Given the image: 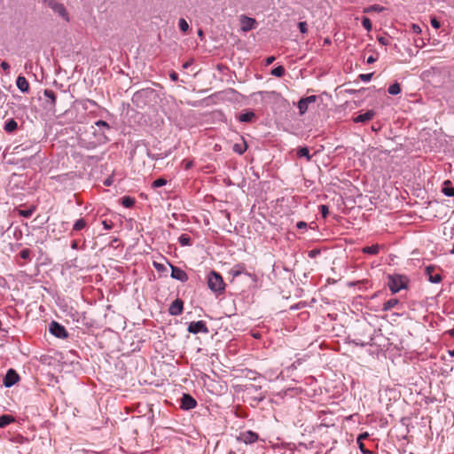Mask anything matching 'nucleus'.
Wrapping results in <instances>:
<instances>
[{
    "mask_svg": "<svg viewBox=\"0 0 454 454\" xmlns=\"http://www.w3.org/2000/svg\"><path fill=\"white\" fill-rule=\"evenodd\" d=\"M207 286L215 293H222L225 289V284L222 276L214 270L207 277Z\"/></svg>",
    "mask_w": 454,
    "mask_h": 454,
    "instance_id": "obj_1",
    "label": "nucleus"
},
{
    "mask_svg": "<svg viewBox=\"0 0 454 454\" xmlns=\"http://www.w3.org/2000/svg\"><path fill=\"white\" fill-rule=\"evenodd\" d=\"M387 286L392 294H396L402 289L406 288V280L400 275L388 276Z\"/></svg>",
    "mask_w": 454,
    "mask_h": 454,
    "instance_id": "obj_2",
    "label": "nucleus"
},
{
    "mask_svg": "<svg viewBox=\"0 0 454 454\" xmlns=\"http://www.w3.org/2000/svg\"><path fill=\"white\" fill-rule=\"evenodd\" d=\"M50 333L57 338L66 339L68 336L66 328L56 321H52L49 325Z\"/></svg>",
    "mask_w": 454,
    "mask_h": 454,
    "instance_id": "obj_3",
    "label": "nucleus"
},
{
    "mask_svg": "<svg viewBox=\"0 0 454 454\" xmlns=\"http://www.w3.org/2000/svg\"><path fill=\"white\" fill-rule=\"evenodd\" d=\"M258 438H259V436L255 432H254L252 430H247V431L241 432L237 436L236 439L239 442H243L245 444H252V443H254L255 442H257Z\"/></svg>",
    "mask_w": 454,
    "mask_h": 454,
    "instance_id": "obj_4",
    "label": "nucleus"
},
{
    "mask_svg": "<svg viewBox=\"0 0 454 454\" xmlns=\"http://www.w3.org/2000/svg\"><path fill=\"white\" fill-rule=\"evenodd\" d=\"M317 98L315 95L301 98L298 102V109L300 115H303L308 111L309 106L312 103H315Z\"/></svg>",
    "mask_w": 454,
    "mask_h": 454,
    "instance_id": "obj_5",
    "label": "nucleus"
},
{
    "mask_svg": "<svg viewBox=\"0 0 454 454\" xmlns=\"http://www.w3.org/2000/svg\"><path fill=\"white\" fill-rule=\"evenodd\" d=\"M188 332L193 334H197L199 333H207L208 329L206 322L200 320L196 322H191L188 325Z\"/></svg>",
    "mask_w": 454,
    "mask_h": 454,
    "instance_id": "obj_6",
    "label": "nucleus"
},
{
    "mask_svg": "<svg viewBox=\"0 0 454 454\" xmlns=\"http://www.w3.org/2000/svg\"><path fill=\"white\" fill-rule=\"evenodd\" d=\"M20 380L19 374L13 369H9L4 378L3 384L5 387H11Z\"/></svg>",
    "mask_w": 454,
    "mask_h": 454,
    "instance_id": "obj_7",
    "label": "nucleus"
},
{
    "mask_svg": "<svg viewBox=\"0 0 454 454\" xmlns=\"http://www.w3.org/2000/svg\"><path fill=\"white\" fill-rule=\"evenodd\" d=\"M50 7L54 11V12L62 17L66 21H69L68 13L63 4L52 1L50 3Z\"/></svg>",
    "mask_w": 454,
    "mask_h": 454,
    "instance_id": "obj_8",
    "label": "nucleus"
},
{
    "mask_svg": "<svg viewBox=\"0 0 454 454\" xmlns=\"http://www.w3.org/2000/svg\"><path fill=\"white\" fill-rule=\"evenodd\" d=\"M256 21L254 19L242 15L240 17V29L243 32H248L255 27Z\"/></svg>",
    "mask_w": 454,
    "mask_h": 454,
    "instance_id": "obj_9",
    "label": "nucleus"
},
{
    "mask_svg": "<svg viewBox=\"0 0 454 454\" xmlns=\"http://www.w3.org/2000/svg\"><path fill=\"white\" fill-rule=\"evenodd\" d=\"M197 405V401L189 394H184L181 398V408L185 411L192 410Z\"/></svg>",
    "mask_w": 454,
    "mask_h": 454,
    "instance_id": "obj_10",
    "label": "nucleus"
},
{
    "mask_svg": "<svg viewBox=\"0 0 454 454\" xmlns=\"http://www.w3.org/2000/svg\"><path fill=\"white\" fill-rule=\"evenodd\" d=\"M171 268V278L181 282H186L188 280L187 273L179 267L170 264Z\"/></svg>",
    "mask_w": 454,
    "mask_h": 454,
    "instance_id": "obj_11",
    "label": "nucleus"
},
{
    "mask_svg": "<svg viewBox=\"0 0 454 454\" xmlns=\"http://www.w3.org/2000/svg\"><path fill=\"white\" fill-rule=\"evenodd\" d=\"M184 309V302L180 299H176L168 308V313L171 316H178L181 315Z\"/></svg>",
    "mask_w": 454,
    "mask_h": 454,
    "instance_id": "obj_12",
    "label": "nucleus"
},
{
    "mask_svg": "<svg viewBox=\"0 0 454 454\" xmlns=\"http://www.w3.org/2000/svg\"><path fill=\"white\" fill-rule=\"evenodd\" d=\"M95 125L98 126L100 129H103L102 132L99 134V138H98V141L100 143H105L106 142L108 139L106 137V135L105 133V130H110V125L105 121H97L95 122Z\"/></svg>",
    "mask_w": 454,
    "mask_h": 454,
    "instance_id": "obj_13",
    "label": "nucleus"
},
{
    "mask_svg": "<svg viewBox=\"0 0 454 454\" xmlns=\"http://www.w3.org/2000/svg\"><path fill=\"white\" fill-rule=\"evenodd\" d=\"M434 267L433 266H427L426 268V275L428 277V280L431 283H439L442 281V276L440 273L433 274Z\"/></svg>",
    "mask_w": 454,
    "mask_h": 454,
    "instance_id": "obj_14",
    "label": "nucleus"
},
{
    "mask_svg": "<svg viewBox=\"0 0 454 454\" xmlns=\"http://www.w3.org/2000/svg\"><path fill=\"white\" fill-rule=\"evenodd\" d=\"M374 115L375 112L373 110H368L367 112L360 114L356 117H355L354 122H366L372 120L374 117Z\"/></svg>",
    "mask_w": 454,
    "mask_h": 454,
    "instance_id": "obj_15",
    "label": "nucleus"
},
{
    "mask_svg": "<svg viewBox=\"0 0 454 454\" xmlns=\"http://www.w3.org/2000/svg\"><path fill=\"white\" fill-rule=\"evenodd\" d=\"M16 85L18 89L23 93L29 90V83L27 80L22 75L17 77Z\"/></svg>",
    "mask_w": 454,
    "mask_h": 454,
    "instance_id": "obj_16",
    "label": "nucleus"
},
{
    "mask_svg": "<svg viewBox=\"0 0 454 454\" xmlns=\"http://www.w3.org/2000/svg\"><path fill=\"white\" fill-rule=\"evenodd\" d=\"M368 436L369 434L366 432L359 434L356 439V442L363 454H375L373 451L367 450L365 446H364V443L362 442V440L366 439Z\"/></svg>",
    "mask_w": 454,
    "mask_h": 454,
    "instance_id": "obj_17",
    "label": "nucleus"
},
{
    "mask_svg": "<svg viewBox=\"0 0 454 454\" xmlns=\"http://www.w3.org/2000/svg\"><path fill=\"white\" fill-rule=\"evenodd\" d=\"M255 118V114L253 111H247L239 115L238 120L240 122H250Z\"/></svg>",
    "mask_w": 454,
    "mask_h": 454,
    "instance_id": "obj_18",
    "label": "nucleus"
},
{
    "mask_svg": "<svg viewBox=\"0 0 454 454\" xmlns=\"http://www.w3.org/2000/svg\"><path fill=\"white\" fill-rule=\"evenodd\" d=\"M450 184L451 182L450 180H446L443 183L442 192L447 197H454V187H452Z\"/></svg>",
    "mask_w": 454,
    "mask_h": 454,
    "instance_id": "obj_19",
    "label": "nucleus"
},
{
    "mask_svg": "<svg viewBox=\"0 0 454 454\" xmlns=\"http://www.w3.org/2000/svg\"><path fill=\"white\" fill-rule=\"evenodd\" d=\"M398 304H399L398 299H396V298L390 299V300L387 301L386 302H384L382 310L388 311V310L392 309L393 308H395Z\"/></svg>",
    "mask_w": 454,
    "mask_h": 454,
    "instance_id": "obj_20",
    "label": "nucleus"
},
{
    "mask_svg": "<svg viewBox=\"0 0 454 454\" xmlns=\"http://www.w3.org/2000/svg\"><path fill=\"white\" fill-rule=\"evenodd\" d=\"M362 251L364 254L375 255L378 254L380 252V246L376 244L372 246L364 247H363Z\"/></svg>",
    "mask_w": 454,
    "mask_h": 454,
    "instance_id": "obj_21",
    "label": "nucleus"
},
{
    "mask_svg": "<svg viewBox=\"0 0 454 454\" xmlns=\"http://www.w3.org/2000/svg\"><path fill=\"white\" fill-rule=\"evenodd\" d=\"M17 127H18L17 121L13 119H11L5 122L4 129L7 133H12L17 129Z\"/></svg>",
    "mask_w": 454,
    "mask_h": 454,
    "instance_id": "obj_22",
    "label": "nucleus"
},
{
    "mask_svg": "<svg viewBox=\"0 0 454 454\" xmlns=\"http://www.w3.org/2000/svg\"><path fill=\"white\" fill-rule=\"evenodd\" d=\"M14 418L11 415H1L0 416V428L5 427L9 424L14 421Z\"/></svg>",
    "mask_w": 454,
    "mask_h": 454,
    "instance_id": "obj_23",
    "label": "nucleus"
},
{
    "mask_svg": "<svg viewBox=\"0 0 454 454\" xmlns=\"http://www.w3.org/2000/svg\"><path fill=\"white\" fill-rule=\"evenodd\" d=\"M245 272V266L242 264H236L231 270V274L233 277H238Z\"/></svg>",
    "mask_w": 454,
    "mask_h": 454,
    "instance_id": "obj_24",
    "label": "nucleus"
},
{
    "mask_svg": "<svg viewBox=\"0 0 454 454\" xmlns=\"http://www.w3.org/2000/svg\"><path fill=\"white\" fill-rule=\"evenodd\" d=\"M87 226V223L83 218H80L75 221L73 226V231H79Z\"/></svg>",
    "mask_w": 454,
    "mask_h": 454,
    "instance_id": "obj_25",
    "label": "nucleus"
},
{
    "mask_svg": "<svg viewBox=\"0 0 454 454\" xmlns=\"http://www.w3.org/2000/svg\"><path fill=\"white\" fill-rule=\"evenodd\" d=\"M297 156L300 158L304 157L307 159V160H310L311 159V155L309 154L308 147H301L300 149H298Z\"/></svg>",
    "mask_w": 454,
    "mask_h": 454,
    "instance_id": "obj_26",
    "label": "nucleus"
},
{
    "mask_svg": "<svg viewBox=\"0 0 454 454\" xmlns=\"http://www.w3.org/2000/svg\"><path fill=\"white\" fill-rule=\"evenodd\" d=\"M135 204V199L129 196H124L121 198V205L124 207L129 208Z\"/></svg>",
    "mask_w": 454,
    "mask_h": 454,
    "instance_id": "obj_27",
    "label": "nucleus"
},
{
    "mask_svg": "<svg viewBox=\"0 0 454 454\" xmlns=\"http://www.w3.org/2000/svg\"><path fill=\"white\" fill-rule=\"evenodd\" d=\"M178 242L182 247L191 246L192 245V239L189 235L187 234H182L178 238Z\"/></svg>",
    "mask_w": 454,
    "mask_h": 454,
    "instance_id": "obj_28",
    "label": "nucleus"
},
{
    "mask_svg": "<svg viewBox=\"0 0 454 454\" xmlns=\"http://www.w3.org/2000/svg\"><path fill=\"white\" fill-rule=\"evenodd\" d=\"M385 10V8L381 5H379V4H372V5H370L366 8H364V12H381Z\"/></svg>",
    "mask_w": 454,
    "mask_h": 454,
    "instance_id": "obj_29",
    "label": "nucleus"
},
{
    "mask_svg": "<svg viewBox=\"0 0 454 454\" xmlns=\"http://www.w3.org/2000/svg\"><path fill=\"white\" fill-rule=\"evenodd\" d=\"M387 92L390 94V95H398L399 93H401V87H400V84L398 82H395L393 83L392 85H390L387 89Z\"/></svg>",
    "mask_w": 454,
    "mask_h": 454,
    "instance_id": "obj_30",
    "label": "nucleus"
},
{
    "mask_svg": "<svg viewBox=\"0 0 454 454\" xmlns=\"http://www.w3.org/2000/svg\"><path fill=\"white\" fill-rule=\"evenodd\" d=\"M43 95L45 98H49L51 100V105H55L56 103V95L55 92L51 90L46 89L43 91Z\"/></svg>",
    "mask_w": 454,
    "mask_h": 454,
    "instance_id": "obj_31",
    "label": "nucleus"
},
{
    "mask_svg": "<svg viewBox=\"0 0 454 454\" xmlns=\"http://www.w3.org/2000/svg\"><path fill=\"white\" fill-rule=\"evenodd\" d=\"M247 147V146L246 143H244L242 145L241 144H235L233 145V151L235 153H237L238 154L241 155V154H243L246 152Z\"/></svg>",
    "mask_w": 454,
    "mask_h": 454,
    "instance_id": "obj_32",
    "label": "nucleus"
},
{
    "mask_svg": "<svg viewBox=\"0 0 454 454\" xmlns=\"http://www.w3.org/2000/svg\"><path fill=\"white\" fill-rule=\"evenodd\" d=\"M271 74L276 77H282L285 74V68L282 66H278L271 70Z\"/></svg>",
    "mask_w": 454,
    "mask_h": 454,
    "instance_id": "obj_33",
    "label": "nucleus"
},
{
    "mask_svg": "<svg viewBox=\"0 0 454 454\" xmlns=\"http://www.w3.org/2000/svg\"><path fill=\"white\" fill-rule=\"evenodd\" d=\"M167 183H168V181L165 178H162V177L158 178L152 183V188L156 189V188L164 186L167 184Z\"/></svg>",
    "mask_w": 454,
    "mask_h": 454,
    "instance_id": "obj_34",
    "label": "nucleus"
},
{
    "mask_svg": "<svg viewBox=\"0 0 454 454\" xmlns=\"http://www.w3.org/2000/svg\"><path fill=\"white\" fill-rule=\"evenodd\" d=\"M178 26H179V28L182 32L185 33L187 32V30L189 29V24L187 23V21L181 18L178 21Z\"/></svg>",
    "mask_w": 454,
    "mask_h": 454,
    "instance_id": "obj_35",
    "label": "nucleus"
},
{
    "mask_svg": "<svg viewBox=\"0 0 454 454\" xmlns=\"http://www.w3.org/2000/svg\"><path fill=\"white\" fill-rule=\"evenodd\" d=\"M362 25L367 31H371L372 28V22L367 17L362 19Z\"/></svg>",
    "mask_w": 454,
    "mask_h": 454,
    "instance_id": "obj_36",
    "label": "nucleus"
},
{
    "mask_svg": "<svg viewBox=\"0 0 454 454\" xmlns=\"http://www.w3.org/2000/svg\"><path fill=\"white\" fill-rule=\"evenodd\" d=\"M101 223L103 225V228L106 231H109L114 227V223H112V221L103 220Z\"/></svg>",
    "mask_w": 454,
    "mask_h": 454,
    "instance_id": "obj_37",
    "label": "nucleus"
},
{
    "mask_svg": "<svg viewBox=\"0 0 454 454\" xmlns=\"http://www.w3.org/2000/svg\"><path fill=\"white\" fill-rule=\"evenodd\" d=\"M373 74L371 73V74H362L359 75V78L364 82H368L372 80V77Z\"/></svg>",
    "mask_w": 454,
    "mask_h": 454,
    "instance_id": "obj_38",
    "label": "nucleus"
},
{
    "mask_svg": "<svg viewBox=\"0 0 454 454\" xmlns=\"http://www.w3.org/2000/svg\"><path fill=\"white\" fill-rule=\"evenodd\" d=\"M20 255L22 259L27 260L30 257V250L27 248H25L20 251Z\"/></svg>",
    "mask_w": 454,
    "mask_h": 454,
    "instance_id": "obj_39",
    "label": "nucleus"
},
{
    "mask_svg": "<svg viewBox=\"0 0 454 454\" xmlns=\"http://www.w3.org/2000/svg\"><path fill=\"white\" fill-rule=\"evenodd\" d=\"M298 27H299L301 33H302V34H305L308 31L307 23L305 21L299 22L298 23Z\"/></svg>",
    "mask_w": 454,
    "mask_h": 454,
    "instance_id": "obj_40",
    "label": "nucleus"
},
{
    "mask_svg": "<svg viewBox=\"0 0 454 454\" xmlns=\"http://www.w3.org/2000/svg\"><path fill=\"white\" fill-rule=\"evenodd\" d=\"M320 213L322 214V216L325 218L329 213L328 207L326 205H321L319 207Z\"/></svg>",
    "mask_w": 454,
    "mask_h": 454,
    "instance_id": "obj_41",
    "label": "nucleus"
},
{
    "mask_svg": "<svg viewBox=\"0 0 454 454\" xmlns=\"http://www.w3.org/2000/svg\"><path fill=\"white\" fill-rule=\"evenodd\" d=\"M430 23L431 26L435 29H438L441 27V23L436 18H432Z\"/></svg>",
    "mask_w": 454,
    "mask_h": 454,
    "instance_id": "obj_42",
    "label": "nucleus"
},
{
    "mask_svg": "<svg viewBox=\"0 0 454 454\" xmlns=\"http://www.w3.org/2000/svg\"><path fill=\"white\" fill-rule=\"evenodd\" d=\"M378 42L381 44V45H388L389 44V39L387 37H385V36H380L378 37Z\"/></svg>",
    "mask_w": 454,
    "mask_h": 454,
    "instance_id": "obj_43",
    "label": "nucleus"
},
{
    "mask_svg": "<svg viewBox=\"0 0 454 454\" xmlns=\"http://www.w3.org/2000/svg\"><path fill=\"white\" fill-rule=\"evenodd\" d=\"M33 212H34V209L21 210L20 212V215L24 216V217H29V216L32 215Z\"/></svg>",
    "mask_w": 454,
    "mask_h": 454,
    "instance_id": "obj_44",
    "label": "nucleus"
},
{
    "mask_svg": "<svg viewBox=\"0 0 454 454\" xmlns=\"http://www.w3.org/2000/svg\"><path fill=\"white\" fill-rule=\"evenodd\" d=\"M87 104H89L90 106H97L96 101H94L92 99H89V98L84 100L83 106L85 108H87Z\"/></svg>",
    "mask_w": 454,
    "mask_h": 454,
    "instance_id": "obj_45",
    "label": "nucleus"
},
{
    "mask_svg": "<svg viewBox=\"0 0 454 454\" xmlns=\"http://www.w3.org/2000/svg\"><path fill=\"white\" fill-rule=\"evenodd\" d=\"M308 224L306 222L300 221L296 223V227L300 230H305L307 228Z\"/></svg>",
    "mask_w": 454,
    "mask_h": 454,
    "instance_id": "obj_46",
    "label": "nucleus"
},
{
    "mask_svg": "<svg viewBox=\"0 0 454 454\" xmlns=\"http://www.w3.org/2000/svg\"><path fill=\"white\" fill-rule=\"evenodd\" d=\"M260 93L261 94L264 93V94L270 96V98L279 97V94L277 93L276 91H264V92L261 91Z\"/></svg>",
    "mask_w": 454,
    "mask_h": 454,
    "instance_id": "obj_47",
    "label": "nucleus"
},
{
    "mask_svg": "<svg viewBox=\"0 0 454 454\" xmlns=\"http://www.w3.org/2000/svg\"><path fill=\"white\" fill-rule=\"evenodd\" d=\"M1 67H2V69H3L4 72H6V74H9V68H10V66H9V64H8L7 62L3 61V62L1 63Z\"/></svg>",
    "mask_w": 454,
    "mask_h": 454,
    "instance_id": "obj_48",
    "label": "nucleus"
},
{
    "mask_svg": "<svg viewBox=\"0 0 454 454\" xmlns=\"http://www.w3.org/2000/svg\"><path fill=\"white\" fill-rule=\"evenodd\" d=\"M412 31L416 34H420L421 33V28L419 25L417 24H412Z\"/></svg>",
    "mask_w": 454,
    "mask_h": 454,
    "instance_id": "obj_49",
    "label": "nucleus"
},
{
    "mask_svg": "<svg viewBox=\"0 0 454 454\" xmlns=\"http://www.w3.org/2000/svg\"><path fill=\"white\" fill-rule=\"evenodd\" d=\"M376 60H377V59H376L375 57H373V56H369V57L367 58L366 62H367L368 64H372V63H374Z\"/></svg>",
    "mask_w": 454,
    "mask_h": 454,
    "instance_id": "obj_50",
    "label": "nucleus"
},
{
    "mask_svg": "<svg viewBox=\"0 0 454 454\" xmlns=\"http://www.w3.org/2000/svg\"><path fill=\"white\" fill-rule=\"evenodd\" d=\"M169 76H170V79H171L172 81H177V79H178V75H177V74H176V73H175V72H172V73L170 74V75H169Z\"/></svg>",
    "mask_w": 454,
    "mask_h": 454,
    "instance_id": "obj_51",
    "label": "nucleus"
},
{
    "mask_svg": "<svg viewBox=\"0 0 454 454\" xmlns=\"http://www.w3.org/2000/svg\"><path fill=\"white\" fill-rule=\"evenodd\" d=\"M147 155L149 158H151L152 160H158V159H162L163 157H159V156H156L154 154H152L151 153H147Z\"/></svg>",
    "mask_w": 454,
    "mask_h": 454,
    "instance_id": "obj_52",
    "label": "nucleus"
},
{
    "mask_svg": "<svg viewBox=\"0 0 454 454\" xmlns=\"http://www.w3.org/2000/svg\"><path fill=\"white\" fill-rule=\"evenodd\" d=\"M274 59H275V58L273 56H270V57L267 58L266 64L267 65L271 64L274 61Z\"/></svg>",
    "mask_w": 454,
    "mask_h": 454,
    "instance_id": "obj_53",
    "label": "nucleus"
},
{
    "mask_svg": "<svg viewBox=\"0 0 454 454\" xmlns=\"http://www.w3.org/2000/svg\"><path fill=\"white\" fill-rule=\"evenodd\" d=\"M71 248H72V249H77V248H78L77 241H75V240L72 241V243H71Z\"/></svg>",
    "mask_w": 454,
    "mask_h": 454,
    "instance_id": "obj_54",
    "label": "nucleus"
},
{
    "mask_svg": "<svg viewBox=\"0 0 454 454\" xmlns=\"http://www.w3.org/2000/svg\"><path fill=\"white\" fill-rule=\"evenodd\" d=\"M153 266L157 269V270H160L162 268V265L160 264V263H157V262H153Z\"/></svg>",
    "mask_w": 454,
    "mask_h": 454,
    "instance_id": "obj_55",
    "label": "nucleus"
},
{
    "mask_svg": "<svg viewBox=\"0 0 454 454\" xmlns=\"http://www.w3.org/2000/svg\"><path fill=\"white\" fill-rule=\"evenodd\" d=\"M318 252L315 251V250H312L309 252V256L310 257H314Z\"/></svg>",
    "mask_w": 454,
    "mask_h": 454,
    "instance_id": "obj_56",
    "label": "nucleus"
},
{
    "mask_svg": "<svg viewBox=\"0 0 454 454\" xmlns=\"http://www.w3.org/2000/svg\"><path fill=\"white\" fill-rule=\"evenodd\" d=\"M448 354L450 356L454 357V348L448 350Z\"/></svg>",
    "mask_w": 454,
    "mask_h": 454,
    "instance_id": "obj_57",
    "label": "nucleus"
},
{
    "mask_svg": "<svg viewBox=\"0 0 454 454\" xmlns=\"http://www.w3.org/2000/svg\"><path fill=\"white\" fill-rule=\"evenodd\" d=\"M104 184H105V185L109 186V185H111L112 182H111V180H110V179H106V180L104 182Z\"/></svg>",
    "mask_w": 454,
    "mask_h": 454,
    "instance_id": "obj_58",
    "label": "nucleus"
},
{
    "mask_svg": "<svg viewBox=\"0 0 454 454\" xmlns=\"http://www.w3.org/2000/svg\"><path fill=\"white\" fill-rule=\"evenodd\" d=\"M450 334L451 336H454V327L451 330H450Z\"/></svg>",
    "mask_w": 454,
    "mask_h": 454,
    "instance_id": "obj_59",
    "label": "nucleus"
},
{
    "mask_svg": "<svg viewBox=\"0 0 454 454\" xmlns=\"http://www.w3.org/2000/svg\"><path fill=\"white\" fill-rule=\"evenodd\" d=\"M188 66H189V63H184L183 67H184V68H187Z\"/></svg>",
    "mask_w": 454,
    "mask_h": 454,
    "instance_id": "obj_60",
    "label": "nucleus"
},
{
    "mask_svg": "<svg viewBox=\"0 0 454 454\" xmlns=\"http://www.w3.org/2000/svg\"><path fill=\"white\" fill-rule=\"evenodd\" d=\"M198 35L201 36L203 35V32L201 30H199Z\"/></svg>",
    "mask_w": 454,
    "mask_h": 454,
    "instance_id": "obj_61",
    "label": "nucleus"
},
{
    "mask_svg": "<svg viewBox=\"0 0 454 454\" xmlns=\"http://www.w3.org/2000/svg\"><path fill=\"white\" fill-rule=\"evenodd\" d=\"M450 253L454 254V243H453V246H452V249L450 250Z\"/></svg>",
    "mask_w": 454,
    "mask_h": 454,
    "instance_id": "obj_62",
    "label": "nucleus"
},
{
    "mask_svg": "<svg viewBox=\"0 0 454 454\" xmlns=\"http://www.w3.org/2000/svg\"><path fill=\"white\" fill-rule=\"evenodd\" d=\"M191 165H192V163H190V162H189V163H187V165H186V168H188Z\"/></svg>",
    "mask_w": 454,
    "mask_h": 454,
    "instance_id": "obj_63",
    "label": "nucleus"
},
{
    "mask_svg": "<svg viewBox=\"0 0 454 454\" xmlns=\"http://www.w3.org/2000/svg\"><path fill=\"white\" fill-rule=\"evenodd\" d=\"M228 454H234V451L231 450Z\"/></svg>",
    "mask_w": 454,
    "mask_h": 454,
    "instance_id": "obj_64",
    "label": "nucleus"
}]
</instances>
